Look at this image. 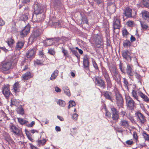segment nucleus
<instances>
[{
	"label": "nucleus",
	"mask_w": 149,
	"mask_h": 149,
	"mask_svg": "<svg viewBox=\"0 0 149 149\" xmlns=\"http://www.w3.org/2000/svg\"><path fill=\"white\" fill-rule=\"evenodd\" d=\"M23 75L24 79L26 80L30 77V76L31 75V74L30 72L29 71L24 74Z\"/></svg>",
	"instance_id": "obj_28"
},
{
	"label": "nucleus",
	"mask_w": 149,
	"mask_h": 149,
	"mask_svg": "<svg viewBox=\"0 0 149 149\" xmlns=\"http://www.w3.org/2000/svg\"><path fill=\"white\" fill-rule=\"evenodd\" d=\"M57 103L62 107H64L65 105V102L63 100H59L57 102Z\"/></svg>",
	"instance_id": "obj_39"
},
{
	"label": "nucleus",
	"mask_w": 149,
	"mask_h": 149,
	"mask_svg": "<svg viewBox=\"0 0 149 149\" xmlns=\"http://www.w3.org/2000/svg\"><path fill=\"white\" fill-rule=\"evenodd\" d=\"M126 143L128 145H131L134 143V142L132 141L128 140L126 141Z\"/></svg>",
	"instance_id": "obj_56"
},
{
	"label": "nucleus",
	"mask_w": 149,
	"mask_h": 149,
	"mask_svg": "<svg viewBox=\"0 0 149 149\" xmlns=\"http://www.w3.org/2000/svg\"><path fill=\"white\" fill-rule=\"evenodd\" d=\"M94 78L95 79L96 84L103 89H104L106 88L105 82L101 77L99 76H95L94 77Z\"/></svg>",
	"instance_id": "obj_1"
},
{
	"label": "nucleus",
	"mask_w": 149,
	"mask_h": 149,
	"mask_svg": "<svg viewBox=\"0 0 149 149\" xmlns=\"http://www.w3.org/2000/svg\"><path fill=\"white\" fill-rule=\"evenodd\" d=\"M120 19L116 18L114 19L113 23V32L116 33L115 31V29H119L120 28Z\"/></svg>",
	"instance_id": "obj_12"
},
{
	"label": "nucleus",
	"mask_w": 149,
	"mask_h": 149,
	"mask_svg": "<svg viewBox=\"0 0 149 149\" xmlns=\"http://www.w3.org/2000/svg\"><path fill=\"white\" fill-rule=\"evenodd\" d=\"M25 131L26 133V134L27 137L29 136H31L28 130L25 129Z\"/></svg>",
	"instance_id": "obj_59"
},
{
	"label": "nucleus",
	"mask_w": 149,
	"mask_h": 149,
	"mask_svg": "<svg viewBox=\"0 0 149 149\" xmlns=\"http://www.w3.org/2000/svg\"><path fill=\"white\" fill-rule=\"evenodd\" d=\"M112 118L113 120H117L119 118V114H117L116 115H112Z\"/></svg>",
	"instance_id": "obj_43"
},
{
	"label": "nucleus",
	"mask_w": 149,
	"mask_h": 149,
	"mask_svg": "<svg viewBox=\"0 0 149 149\" xmlns=\"http://www.w3.org/2000/svg\"><path fill=\"white\" fill-rule=\"evenodd\" d=\"M58 70H56L52 74L50 79L52 80L54 79L58 76Z\"/></svg>",
	"instance_id": "obj_22"
},
{
	"label": "nucleus",
	"mask_w": 149,
	"mask_h": 149,
	"mask_svg": "<svg viewBox=\"0 0 149 149\" xmlns=\"http://www.w3.org/2000/svg\"><path fill=\"white\" fill-rule=\"evenodd\" d=\"M106 113L105 114V116L109 117V118L111 116V113L108 110H106Z\"/></svg>",
	"instance_id": "obj_57"
},
{
	"label": "nucleus",
	"mask_w": 149,
	"mask_h": 149,
	"mask_svg": "<svg viewBox=\"0 0 149 149\" xmlns=\"http://www.w3.org/2000/svg\"><path fill=\"white\" fill-rule=\"evenodd\" d=\"M133 137L136 140H138V136L137 135L136 132H134L133 134Z\"/></svg>",
	"instance_id": "obj_55"
},
{
	"label": "nucleus",
	"mask_w": 149,
	"mask_h": 149,
	"mask_svg": "<svg viewBox=\"0 0 149 149\" xmlns=\"http://www.w3.org/2000/svg\"><path fill=\"white\" fill-rule=\"evenodd\" d=\"M4 137L5 140L8 142H9V141L11 140L12 139L9 135H7L5 136Z\"/></svg>",
	"instance_id": "obj_49"
},
{
	"label": "nucleus",
	"mask_w": 149,
	"mask_h": 149,
	"mask_svg": "<svg viewBox=\"0 0 149 149\" xmlns=\"http://www.w3.org/2000/svg\"><path fill=\"white\" fill-rule=\"evenodd\" d=\"M92 61L93 66L95 68V70H96L97 71L100 72V71L99 68L98 67L95 61L94 60H93Z\"/></svg>",
	"instance_id": "obj_33"
},
{
	"label": "nucleus",
	"mask_w": 149,
	"mask_h": 149,
	"mask_svg": "<svg viewBox=\"0 0 149 149\" xmlns=\"http://www.w3.org/2000/svg\"><path fill=\"white\" fill-rule=\"evenodd\" d=\"M40 33L39 29H36L33 31L29 38V41L31 42V44H32L40 36Z\"/></svg>",
	"instance_id": "obj_2"
},
{
	"label": "nucleus",
	"mask_w": 149,
	"mask_h": 149,
	"mask_svg": "<svg viewBox=\"0 0 149 149\" xmlns=\"http://www.w3.org/2000/svg\"><path fill=\"white\" fill-rule=\"evenodd\" d=\"M62 52L64 56H65L66 58L69 57V54L68 51L64 49L63 47L61 48Z\"/></svg>",
	"instance_id": "obj_37"
},
{
	"label": "nucleus",
	"mask_w": 149,
	"mask_h": 149,
	"mask_svg": "<svg viewBox=\"0 0 149 149\" xmlns=\"http://www.w3.org/2000/svg\"><path fill=\"white\" fill-rule=\"evenodd\" d=\"M69 49L72 53V54L74 55L77 58V59H79L80 57L77 51L75 50L74 48H70Z\"/></svg>",
	"instance_id": "obj_24"
},
{
	"label": "nucleus",
	"mask_w": 149,
	"mask_h": 149,
	"mask_svg": "<svg viewBox=\"0 0 149 149\" xmlns=\"http://www.w3.org/2000/svg\"><path fill=\"white\" fill-rule=\"evenodd\" d=\"M132 9L129 8H126L125 10L124 11L125 15L128 17H132Z\"/></svg>",
	"instance_id": "obj_18"
},
{
	"label": "nucleus",
	"mask_w": 149,
	"mask_h": 149,
	"mask_svg": "<svg viewBox=\"0 0 149 149\" xmlns=\"http://www.w3.org/2000/svg\"><path fill=\"white\" fill-rule=\"evenodd\" d=\"M80 15L81 17V25L84 24H88V19L84 13L83 12H80Z\"/></svg>",
	"instance_id": "obj_15"
},
{
	"label": "nucleus",
	"mask_w": 149,
	"mask_h": 149,
	"mask_svg": "<svg viewBox=\"0 0 149 149\" xmlns=\"http://www.w3.org/2000/svg\"><path fill=\"white\" fill-rule=\"evenodd\" d=\"M135 115L137 117V120H140V122L142 124L144 123L146 120L145 119V117L141 113L139 112H136Z\"/></svg>",
	"instance_id": "obj_11"
},
{
	"label": "nucleus",
	"mask_w": 149,
	"mask_h": 149,
	"mask_svg": "<svg viewBox=\"0 0 149 149\" xmlns=\"http://www.w3.org/2000/svg\"><path fill=\"white\" fill-rule=\"evenodd\" d=\"M111 111L112 115H116L118 113V111H117L116 109L114 107H112L111 108Z\"/></svg>",
	"instance_id": "obj_38"
},
{
	"label": "nucleus",
	"mask_w": 149,
	"mask_h": 149,
	"mask_svg": "<svg viewBox=\"0 0 149 149\" xmlns=\"http://www.w3.org/2000/svg\"><path fill=\"white\" fill-rule=\"evenodd\" d=\"M17 111L18 113L23 115L24 114V109L22 107L21 105L18 107Z\"/></svg>",
	"instance_id": "obj_23"
},
{
	"label": "nucleus",
	"mask_w": 149,
	"mask_h": 149,
	"mask_svg": "<svg viewBox=\"0 0 149 149\" xmlns=\"http://www.w3.org/2000/svg\"><path fill=\"white\" fill-rule=\"evenodd\" d=\"M10 127L11 132L17 136L22 137L23 136L22 130L18 128L14 125L12 124L11 125H10Z\"/></svg>",
	"instance_id": "obj_3"
},
{
	"label": "nucleus",
	"mask_w": 149,
	"mask_h": 149,
	"mask_svg": "<svg viewBox=\"0 0 149 149\" xmlns=\"http://www.w3.org/2000/svg\"><path fill=\"white\" fill-rule=\"evenodd\" d=\"M102 72L104 79L110 77L107 70L105 68H104L102 69Z\"/></svg>",
	"instance_id": "obj_26"
},
{
	"label": "nucleus",
	"mask_w": 149,
	"mask_h": 149,
	"mask_svg": "<svg viewBox=\"0 0 149 149\" xmlns=\"http://www.w3.org/2000/svg\"><path fill=\"white\" fill-rule=\"evenodd\" d=\"M143 4L144 7L149 8V0H142Z\"/></svg>",
	"instance_id": "obj_34"
},
{
	"label": "nucleus",
	"mask_w": 149,
	"mask_h": 149,
	"mask_svg": "<svg viewBox=\"0 0 149 149\" xmlns=\"http://www.w3.org/2000/svg\"><path fill=\"white\" fill-rule=\"evenodd\" d=\"M36 50L32 49L29 50L28 52L26 54V56L27 58H31L34 56L36 54Z\"/></svg>",
	"instance_id": "obj_16"
},
{
	"label": "nucleus",
	"mask_w": 149,
	"mask_h": 149,
	"mask_svg": "<svg viewBox=\"0 0 149 149\" xmlns=\"http://www.w3.org/2000/svg\"><path fill=\"white\" fill-rule=\"evenodd\" d=\"M46 141L47 140L45 139H43L42 140L38 139L37 141L38 143L37 145L39 146L41 145L43 146L45 144Z\"/></svg>",
	"instance_id": "obj_27"
},
{
	"label": "nucleus",
	"mask_w": 149,
	"mask_h": 149,
	"mask_svg": "<svg viewBox=\"0 0 149 149\" xmlns=\"http://www.w3.org/2000/svg\"><path fill=\"white\" fill-rule=\"evenodd\" d=\"M107 84V87L108 88H110L112 86V82L110 77L105 79Z\"/></svg>",
	"instance_id": "obj_21"
},
{
	"label": "nucleus",
	"mask_w": 149,
	"mask_h": 149,
	"mask_svg": "<svg viewBox=\"0 0 149 149\" xmlns=\"http://www.w3.org/2000/svg\"><path fill=\"white\" fill-rule=\"evenodd\" d=\"M135 76L136 77L137 79H139V82H141V76L140 74H138L137 72L135 73Z\"/></svg>",
	"instance_id": "obj_45"
},
{
	"label": "nucleus",
	"mask_w": 149,
	"mask_h": 149,
	"mask_svg": "<svg viewBox=\"0 0 149 149\" xmlns=\"http://www.w3.org/2000/svg\"><path fill=\"white\" fill-rule=\"evenodd\" d=\"M34 14L36 15L42 13L44 11L41 4L38 3L34 4Z\"/></svg>",
	"instance_id": "obj_7"
},
{
	"label": "nucleus",
	"mask_w": 149,
	"mask_h": 149,
	"mask_svg": "<svg viewBox=\"0 0 149 149\" xmlns=\"http://www.w3.org/2000/svg\"><path fill=\"white\" fill-rule=\"evenodd\" d=\"M123 80V82L125 87H127V88H128V85H129V83L128 81L125 78H124Z\"/></svg>",
	"instance_id": "obj_46"
},
{
	"label": "nucleus",
	"mask_w": 149,
	"mask_h": 149,
	"mask_svg": "<svg viewBox=\"0 0 149 149\" xmlns=\"http://www.w3.org/2000/svg\"><path fill=\"white\" fill-rule=\"evenodd\" d=\"M139 95L141 98H142L143 99L145 98V96H146V95L143 94L141 91H140L139 92Z\"/></svg>",
	"instance_id": "obj_54"
},
{
	"label": "nucleus",
	"mask_w": 149,
	"mask_h": 149,
	"mask_svg": "<svg viewBox=\"0 0 149 149\" xmlns=\"http://www.w3.org/2000/svg\"><path fill=\"white\" fill-rule=\"evenodd\" d=\"M95 2H96L98 5L103 3H104L103 0H93Z\"/></svg>",
	"instance_id": "obj_50"
},
{
	"label": "nucleus",
	"mask_w": 149,
	"mask_h": 149,
	"mask_svg": "<svg viewBox=\"0 0 149 149\" xmlns=\"http://www.w3.org/2000/svg\"><path fill=\"white\" fill-rule=\"evenodd\" d=\"M123 45L124 47H127L131 46V43L130 40H126L124 42Z\"/></svg>",
	"instance_id": "obj_31"
},
{
	"label": "nucleus",
	"mask_w": 149,
	"mask_h": 149,
	"mask_svg": "<svg viewBox=\"0 0 149 149\" xmlns=\"http://www.w3.org/2000/svg\"><path fill=\"white\" fill-rule=\"evenodd\" d=\"M132 96L137 100L139 101L138 100V96L137 95L136 91H135V90H133L132 91Z\"/></svg>",
	"instance_id": "obj_41"
},
{
	"label": "nucleus",
	"mask_w": 149,
	"mask_h": 149,
	"mask_svg": "<svg viewBox=\"0 0 149 149\" xmlns=\"http://www.w3.org/2000/svg\"><path fill=\"white\" fill-rule=\"evenodd\" d=\"M113 78L116 82L119 84L121 83V78H118L117 77H114Z\"/></svg>",
	"instance_id": "obj_51"
},
{
	"label": "nucleus",
	"mask_w": 149,
	"mask_h": 149,
	"mask_svg": "<svg viewBox=\"0 0 149 149\" xmlns=\"http://www.w3.org/2000/svg\"><path fill=\"white\" fill-rule=\"evenodd\" d=\"M117 104L118 106L123 108L124 101L122 95L120 93L116 94Z\"/></svg>",
	"instance_id": "obj_10"
},
{
	"label": "nucleus",
	"mask_w": 149,
	"mask_h": 149,
	"mask_svg": "<svg viewBox=\"0 0 149 149\" xmlns=\"http://www.w3.org/2000/svg\"><path fill=\"white\" fill-rule=\"evenodd\" d=\"M17 119L19 122L22 125H24L26 123H28V121L24 120V119L22 118H17Z\"/></svg>",
	"instance_id": "obj_35"
},
{
	"label": "nucleus",
	"mask_w": 149,
	"mask_h": 149,
	"mask_svg": "<svg viewBox=\"0 0 149 149\" xmlns=\"http://www.w3.org/2000/svg\"><path fill=\"white\" fill-rule=\"evenodd\" d=\"M1 69L3 71H6L9 70L11 68L12 64L9 62H1Z\"/></svg>",
	"instance_id": "obj_8"
},
{
	"label": "nucleus",
	"mask_w": 149,
	"mask_h": 149,
	"mask_svg": "<svg viewBox=\"0 0 149 149\" xmlns=\"http://www.w3.org/2000/svg\"><path fill=\"white\" fill-rule=\"evenodd\" d=\"M68 103L71 106V107H74L76 105V103L75 102L72 100L69 101Z\"/></svg>",
	"instance_id": "obj_47"
},
{
	"label": "nucleus",
	"mask_w": 149,
	"mask_h": 149,
	"mask_svg": "<svg viewBox=\"0 0 149 149\" xmlns=\"http://www.w3.org/2000/svg\"><path fill=\"white\" fill-rule=\"evenodd\" d=\"M83 65L84 67L86 70H90L89 68V62L87 56H85L83 58Z\"/></svg>",
	"instance_id": "obj_13"
},
{
	"label": "nucleus",
	"mask_w": 149,
	"mask_h": 149,
	"mask_svg": "<svg viewBox=\"0 0 149 149\" xmlns=\"http://www.w3.org/2000/svg\"><path fill=\"white\" fill-rule=\"evenodd\" d=\"M143 137L145 139V140L149 141V135L147 134L145 131L143 132Z\"/></svg>",
	"instance_id": "obj_40"
},
{
	"label": "nucleus",
	"mask_w": 149,
	"mask_h": 149,
	"mask_svg": "<svg viewBox=\"0 0 149 149\" xmlns=\"http://www.w3.org/2000/svg\"><path fill=\"white\" fill-rule=\"evenodd\" d=\"M48 53L53 56H54L55 55V52L52 49H49L48 50Z\"/></svg>",
	"instance_id": "obj_48"
},
{
	"label": "nucleus",
	"mask_w": 149,
	"mask_h": 149,
	"mask_svg": "<svg viewBox=\"0 0 149 149\" xmlns=\"http://www.w3.org/2000/svg\"><path fill=\"white\" fill-rule=\"evenodd\" d=\"M54 6L56 8H59L62 7V4L60 0H55L53 2Z\"/></svg>",
	"instance_id": "obj_20"
},
{
	"label": "nucleus",
	"mask_w": 149,
	"mask_h": 149,
	"mask_svg": "<svg viewBox=\"0 0 149 149\" xmlns=\"http://www.w3.org/2000/svg\"><path fill=\"white\" fill-rule=\"evenodd\" d=\"M120 124L121 126H123L126 128H127L129 126L128 122L124 120L121 121Z\"/></svg>",
	"instance_id": "obj_32"
},
{
	"label": "nucleus",
	"mask_w": 149,
	"mask_h": 149,
	"mask_svg": "<svg viewBox=\"0 0 149 149\" xmlns=\"http://www.w3.org/2000/svg\"><path fill=\"white\" fill-rule=\"evenodd\" d=\"M133 22L132 21H129L127 22V24L129 26H131L133 25Z\"/></svg>",
	"instance_id": "obj_62"
},
{
	"label": "nucleus",
	"mask_w": 149,
	"mask_h": 149,
	"mask_svg": "<svg viewBox=\"0 0 149 149\" xmlns=\"http://www.w3.org/2000/svg\"><path fill=\"white\" fill-rule=\"evenodd\" d=\"M31 149H38V148L33 145L32 143H29Z\"/></svg>",
	"instance_id": "obj_58"
},
{
	"label": "nucleus",
	"mask_w": 149,
	"mask_h": 149,
	"mask_svg": "<svg viewBox=\"0 0 149 149\" xmlns=\"http://www.w3.org/2000/svg\"><path fill=\"white\" fill-rule=\"evenodd\" d=\"M30 26L29 24L26 26L23 29H25V30L30 31Z\"/></svg>",
	"instance_id": "obj_53"
},
{
	"label": "nucleus",
	"mask_w": 149,
	"mask_h": 149,
	"mask_svg": "<svg viewBox=\"0 0 149 149\" xmlns=\"http://www.w3.org/2000/svg\"><path fill=\"white\" fill-rule=\"evenodd\" d=\"M123 58L128 62H131L132 57L131 56V52L128 50H123L121 52Z\"/></svg>",
	"instance_id": "obj_5"
},
{
	"label": "nucleus",
	"mask_w": 149,
	"mask_h": 149,
	"mask_svg": "<svg viewBox=\"0 0 149 149\" xmlns=\"http://www.w3.org/2000/svg\"><path fill=\"white\" fill-rule=\"evenodd\" d=\"M63 90L64 91V92L68 96H70L71 94L70 92V91L68 89V87L65 86L63 88Z\"/></svg>",
	"instance_id": "obj_29"
},
{
	"label": "nucleus",
	"mask_w": 149,
	"mask_h": 149,
	"mask_svg": "<svg viewBox=\"0 0 149 149\" xmlns=\"http://www.w3.org/2000/svg\"><path fill=\"white\" fill-rule=\"evenodd\" d=\"M136 40V38L132 35H131L130 38V41L132 42Z\"/></svg>",
	"instance_id": "obj_63"
},
{
	"label": "nucleus",
	"mask_w": 149,
	"mask_h": 149,
	"mask_svg": "<svg viewBox=\"0 0 149 149\" xmlns=\"http://www.w3.org/2000/svg\"><path fill=\"white\" fill-rule=\"evenodd\" d=\"M142 18L147 22H149V12L146 10H144L142 12Z\"/></svg>",
	"instance_id": "obj_14"
},
{
	"label": "nucleus",
	"mask_w": 149,
	"mask_h": 149,
	"mask_svg": "<svg viewBox=\"0 0 149 149\" xmlns=\"http://www.w3.org/2000/svg\"><path fill=\"white\" fill-rule=\"evenodd\" d=\"M102 95H103L106 100H110L112 102H113V96L111 93L107 91H104L102 93Z\"/></svg>",
	"instance_id": "obj_9"
},
{
	"label": "nucleus",
	"mask_w": 149,
	"mask_h": 149,
	"mask_svg": "<svg viewBox=\"0 0 149 149\" xmlns=\"http://www.w3.org/2000/svg\"><path fill=\"white\" fill-rule=\"evenodd\" d=\"M129 34V32L127 31V30L125 29H123L122 31V34L123 36H127Z\"/></svg>",
	"instance_id": "obj_44"
},
{
	"label": "nucleus",
	"mask_w": 149,
	"mask_h": 149,
	"mask_svg": "<svg viewBox=\"0 0 149 149\" xmlns=\"http://www.w3.org/2000/svg\"><path fill=\"white\" fill-rule=\"evenodd\" d=\"M29 15V14L28 13H25L24 14L22 15V16L20 18L21 20L25 22L28 19Z\"/></svg>",
	"instance_id": "obj_25"
},
{
	"label": "nucleus",
	"mask_w": 149,
	"mask_h": 149,
	"mask_svg": "<svg viewBox=\"0 0 149 149\" xmlns=\"http://www.w3.org/2000/svg\"><path fill=\"white\" fill-rule=\"evenodd\" d=\"M24 45V42L21 41H19L17 43V45L15 47L16 50H20Z\"/></svg>",
	"instance_id": "obj_19"
},
{
	"label": "nucleus",
	"mask_w": 149,
	"mask_h": 149,
	"mask_svg": "<svg viewBox=\"0 0 149 149\" xmlns=\"http://www.w3.org/2000/svg\"><path fill=\"white\" fill-rule=\"evenodd\" d=\"M126 70L127 73L130 76H133L134 75V72L132 71L133 70H132L131 66L129 64L127 65Z\"/></svg>",
	"instance_id": "obj_17"
},
{
	"label": "nucleus",
	"mask_w": 149,
	"mask_h": 149,
	"mask_svg": "<svg viewBox=\"0 0 149 149\" xmlns=\"http://www.w3.org/2000/svg\"><path fill=\"white\" fill-rule=\"evenodd\" d=\"M19 84L18 83H15L13 85V88H18L19 86Z\"/></svg>",
	"instance_id": "obj_61"
},
{
	"label": "nucleus",
	"mask_w": 149,
	"mask_h": 149,
	"mask_svg": "<svg viewBox=\"0 0 149 149\" xmlns=\"http://www.w3.org/2000/svg\"><path fill=\"white\" fill-rule=\"evenodd\" d=\"M29 31L26 30L25 29H23L20 32V35L22 36V37H24L26 36Z\"/></svg>",
	"instance_id": "obj_30"
},
{
	"label": "nucleus",
	"mask_w": 149,
	"mask_h": 149,
	"mask_svg": "<svg viewBox=\"0 0 149 149\" xmlns=\"http://www.w3.org/2000/svg\"><path fill=\"white\" fill-rule=\"evenodd\" d=\"M126 105L128 109L130 110H133L135 103L133 99L129 97L128 98H126Z\"/></svg>",
	"instance_id": "obj_6"
},
{
	"label": "nucleus",
	"mask_w": 149,
	"mask_h": 149,
	"mask_svg": "<svg viewBox=\"0 0 149 149\" xmlns=\"http://www.w3.org/2000/svg\"><path fill=\"white\" fill-rule=\"evenodd\" d=\"M55 89V91L57 92H61V89L57 86L56 87Z\"/></svg>",
	"instance_id": "obj_64"
},
{
	"label": "nucleus",
	"mask_w": 149,
	"mask_h": 149,
	"mask_svg": "<svg viewBox=\"0 0 149 149\" xmlns=\"http://www.w3.org/2000/svg\"><path fill=\"white\" fill-rule=\"evenodd\" d=\"M141 25V28L143 30H147L148 28V26L147 25L141 22H140Z\"/></svg>",
	"instance_id": "obj_42"
},
{
	"label": "nucleus",
	"mask_w": 149,
	"mask_h": 149,
	"mask_svg": "<svg viewBox=\"0 0 149 149\" xmlns=\"http://www.w3.org/2000/svg\"><path fill=\"white\" fill-rule=\"evenodd\" d=\"M2 90L3 94L7 99H8L10 96L12 95L10 91L9 85L7 86L4 85Z\"/></svg>",
	"instance_id": "obj_4"
},
{
	"label": "nucleus",
	"mask_w": 149,
	"mask_h": 149,
	"mask_svg": "<svg viewBox=\"0 0 149 149\" xmlns=\"http://www.w3.org/2000/svg\"><path fill=\"white\" fill-rule=\"evenodd\" d=\"M78 115L76 113H74L73 114L72 118L74 120H76L78 118Z\"/></svg>",
	"instance_id": "obj_52"
},
{
	"label": "nucleus",
	"mask_w": 149,
	"mask_h": 149,
	"mask_svg": "<svg viewBox=\"0 0 149 149\" xmlns=\"http://www.w3.org/2000/svg\"><path fill=\"white\" fill-rule=\"evenodd\" d=\"M8 44L10 47L12 46V45L15 43L14 40L11 38L9 40H8L7 41Z\"/></svg>",
	"instance_id": "obj_36"
},
{
	"label": "nucleus",
	"mask_w": 149,
	"mask_h": 149,
	"mask_svg": "<svg viewBox=\"0 0 149 149\" xmlns=\"http://www.w3.org/2000/svg\"><path fill=\"white\" fill-rule=\"evenodd\" d=\"M61 39L59 37H55L53 38V41H55L58 42Z\"/></svg>",
	"instance_id": "obj_60"
}]
</instances>
